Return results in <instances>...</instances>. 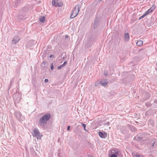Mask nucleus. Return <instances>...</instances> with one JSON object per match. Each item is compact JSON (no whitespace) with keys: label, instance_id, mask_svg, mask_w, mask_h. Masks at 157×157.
<instances>
[{"label":"nucleus","instance_id":"nucleus-1","mask_svg":"<svg viewBox=\"0 0 157 157\" xmlns=\"http://www.w3.org/2000/svg\"><path fill=\"white\" fill-rule=\"evenodd\" d=\"M51 117V116L49 113H47L39 119L38 123L39 125L43 128H44Z\"/></svg>","mask_w":157,"mask_h":157},{"label":"nucleus","instance_id":"nucleus-2","mask_svg":"<svg viewBox=\"0 0 157 157\" xmlns=\"http://www.w3.org/2000/svg\"><path fill=\"white\" fill-rule=\"evenodd\" d=\"M80 10L79 5H77L74 8L71 13L70 18L71 19L74 18L78 15Z\"/></svg>","mask_w":157,"mask_h":157},{"label":"nucleus","instance_id":"nucleus-3","mask_svg":"<svg viewBox=\"0 0 157 157\" xmlns=\"http://www.w3.org/2000/svg\"><path fill=\"white\" fill-rule=\"evenodd\" d=\"M34 133L33 134V136H36L37 139H40L42 135L40 133L38 129L37 128H35L34 130Z\"/></svg>","mask_w":157,"mask_h":157},{"label":"nucleus","instance_id":"nucleus-4","mask_svg":"<svg viewBox=\"0 0 157 157\" xmlns=\"http://www.w3.org/2000/svg\"><path fill=\"white\" fill-rule=\"evenodd\" d=\"M148 144L150 149L156 148L157 146V139H155L152 140L148 143Z\"/></svg>","mask_w":157,"mask_h":157},{"label":"nucleus","instance_id":"nucleus-5","mask_svg":"<svg viewBox=\"0 0 157 157\" xmlns=\"http://www.w3.org/2000/svg\"><path fill=\"white\" fill-rule=\"evenodd\" d=\"M52 3L53 6L55 7L61 6L62 5V2L61 0H52Z\"/></svg>","mask_w":157,"mask_h":157},{"label":"nucleus","instance_id":"nucleus-6","mask_svg":"<svg viewBox=\"0 0 157 157\" xmlns=\"http://www.w3.org/2000/svg\"><path fill=\"white\" fill-rule=\"evenodd\" d=\"M121 152L118 151H116L115 152L111 155L110 157H122Z\"/></svg>","mask_w":157,"mask_h":157},{"label":"nucleus","instance_id":"nucleus-7","mask_svg":"<svg viewBox=\"0 0 157 157\" xmlns=\"http://www.w3.org/2000/svg\"><path fill=\"white\" fill-rule=\"evenodd\" d=\"M100 20L98 18H96L94 20V22L93 23V28L95 29H96L99 24Z\"/></svg>","mask_w":157,"mask_h":157},{"label":"nucleus","instance_id":"nucleus-8","mask_svg":"<svg viewBox=\"0 0 157 157\" xmlns=\"http://www.w3.org/2000/svg\"><path fill=\"white\" fill-rule=\"evenodd\" d=\"M20 39L18 36H15L13 38L12 40V43L13 44H16L20 40Z\"/></svg>","mask_w":157,"mask_h":157},{"label":"nucleus","instance_id":"nucleus-9","mask_svg":"<svg viewBox=\"0 0 157 157\" xmlns=\"http://www.w3.org/2000/svg\"><path fill=\"white\" fill-rule=\"evenodd\" d=\"M99 136L102 138H105L107 137V133L105 132H99Z\"/></svg>","mask_w":157,"mask_h":157},{"label":"nucleus","instance_id":"nucleus-10","mask_svg":"<svg viewBox=\"0 0 157 157\" xmlns=\"http://www.w3.org/2000/svg\"><path fill=\"white\" fill-rule=\"evenodd\" d=\"M14 115L18 120L21 118V114L19 111H15L14 113Z\"/></svg>","mask_w":157,"mask_h":157},{"label":"nucleus","instance_id":"nucleus-11","mask_svg":"<svg viewBox=\"0 0 157 157\" xmlns=\"http://www.w3.org/2000/svg\"><path fill=\"white\" fill-rule=\"evenodd\" d=\"M100 83L103 86H106L108 83V80L106 79H103L100 82Z\"/></svg>","mask_w":157,"mask_h":157},{"label":"nucleus","instance_id":"nucleus-12","mask_svg":"<svg viewBox=\"0 0 157 157\" xmlns=\"http://www.w3.org/2000/svg\"><path fill=\"white\" fill-rule=\"evenodd\" d=\"M151 11L150 10H149L147 11L143 15L141 16L140 18L139 19H140L142 18H143L145 16H146L147 15L149 14L150 13V12Z\"/></svg>","mask_w":157,"mask_h":157},{"label":"nucleus","instance_id":"nucleus-13","mask_svg":"<svg viewBox=\"0 0 157 157\" xmlns=\"http://www.w3.org/2000/svg\"><path fill=\"white\" fill-rule=\"evenodd\" d=\"M129 39V36L128 33H127L124 35V40L125 41H128Z\"/></svg>","mask_w":157,"mask_h":157},{"label":"nucleus","instance_id":"nucleus-14","mask_svg":"<svg viewBox=\"0 0 157 157\" xmlns=\"http://www.w3.org/2000/svg\"><path fill=\"white\" fill-rule=\"evenodd\" d=\"M39 21L41 22L44 23L45 21V18L44 16H42L40 17L39 19Z\"/></svg>","mask_w":157,"mask_h":157},{"label":"nucleus","instance_id":"nucleus-15","mask_svg":"<svg viewBox=\"0 0 157 157\" xmlns=\"http://www.w3.org/2000/svg\"><path fill=\"white\" fill-rule=\"evenodd\" d=\"M143 42L142 40H139L137 41L136 44L137 46H140L143 44Z\"/></svg>","mask_w":157,"mask_h":157},{"label":"nucleus","instance_id":"nucleus-16","mask_svg":"<svg viewBox=\"0 0 157 157\" xmlns=\"http://www.w3.org/2000/svg\"><path fill=\"white\" fill-rule=\"evenodd\" d=\"M130 128L131 131L132 132H135L136 130V128L132 125L130 126Z\"/></svg>","mask_w":157,"mask_h":157},{"label":"nucleus","instance_id":"nucleus-17","mask_svg":"<svg viewBox=\"0 0 157 157\" xmlns=\"http://www.w3.org/2000/svg\"><path fill=\"white\" fill-rule=\"evenodd\" d=\"M155 9V7L154 6H152L150 9H149L148 10H150L151 11L150 13L152 12Z\"/></svg>","mask_w":157,"mask_h":157},{"label":"nucleus","instance_id":"nucleus-18","mask_svg":"<svg viewBox=\"0 0 157 157\" xmlns=\"http://www.w3.org/2000/svg\"><path fill=\"white\" fill-rule=\"evenodd\" d=\"M82 126L83 127L85 131H87V130H86V125L85 124L82 123Z\"/></svg>","mask_w":157,"mask_h":157},{"label":"nucleus","instance_id":"nucleus-19","mask_svg":"<svg viewBox=\"0 0 157 157\" xmlns=\"http://www.w3.org/2000/svg\"><path fill=\"white\" fill-rule=\"evenodd\" d=\"M109 122H105L104 124V125H109Z\"/></svg>","mask_w":157,"mask_h":157},{"label":"nucleus","instance_id":"nucleus-20","mask_svg":"<svg viewBox=\"0 0 157 157\" xmlns=\"http://www.w3.org/2000/svg\"><path fill=\"white\" fill-rule=\"evenodd\" d=\"M63 67L62 66V65H61L60 66H59L57 67V69H60L62 67Z\"/></svg>","mask_w":157,"mask_h":157},{"label":"nucleus","instance_id":"nucleus-21","mask_svg":"<svg viewBox=\"0 0 157 157\" xmlns=\"http://www.w3.org/2000/svg\"><path fill=\"white\" fill-rule=\"evenodd\" d=\"M67 63V62L66 61H65L63 63V64L62 65L64 67L66 65Z\"/></svg>","mask_w":157,"mask_h":157},{"label":"nucleus","instance_id":"nucleus-22","mask_svg":"<svg viewBox=\"0 0 157 157\" xmlns=\"http://www.w3.org/2000/svg\"><path fill=\"white\" fill-rule=\"evenodd\" d=\"M53 69H54V66L53 65V63H52V64L51 65V70H52Z\"/></svg>","mask_w":157,"mask_h":157},{"label":"nucleus","instance_id":"nucleus-23","mask_svg":"<svg viewBox=\"0 0 157 157\" xmlns=\"http://www.w3.org/2000/svg\"><path fill=\"white\" fill-rule=\"evenodd\" d=\"M104 75L105 76H106L108 75V72L106 71H104Z\"/></svg>","mask_w":157,"mask_h":157},{"label":"nucleus","instance_id":"nucleus-24","mask_svg":"<svg viewBox=\"0 0 157 157\" xmlns=\"http://www.w3.org/2000/svg\"><path fill=\"white\" fill-rule=\"evenodd\" d=\"M99 83L98 82H97L95 83V86H98V85L99 84Z\"/></svg>","mask_w":157,"mask_h":157},{"label":"nucleus","instance_id":"nucleus-25","mask_svg":"<svg viewBox=\"0 0 157 157\" xmlns=\"http://www.w3.org/2000/svg\"><path fill=\"white\" fill-rule=\"evenodd\" d=\"M134 157H140V156L139 155L136 154L134 155Z\"/></svg>","mask_w":157,"mask_h":157},{"label":"nucleus","instance_id":"nucleus-26","mask_svg":"<svg viewBox=\"0 0 157 157\" xmlns=\"http://www.w3.org/2000/svg\"><path fill=\"white\" fill-rule=\"evenodd\" d=\"M140 136L137 137L138 139H139V140H141L143 139V138L142 137H140Z\"/></svg>","mask_w":157,"mask_h":157},{"label":"nucleus","instance_id":"nucleus-27","mask_svg":"<svg viewBox=\"0 0 157 157\" xmlns=\"http://www.w3.org/2000/svg\"><path fill=\"white\" fill-rule=\"evenodd\" d=\"M70 128H71V126H68L67 127V130H69L70 129Z\"/></svg>","mask_w":157,"mask_h":157},{"label":"nucleus","instance_id":"nucleus-28","mask_svg":"<svg viewBox=\"0 0 157 157\" xmlns=\"http://www.w3.org/2000/svg\"><path fill=\"white\" fill-rule=\"evenodd\" d=\"M48 81V79H45L44 80V82H47Z\"/></svg>","mask_w":157,"mask_h":157},{"label":"nucleus","instance_id":"nucleus-29","mask_svg":"<svg viewBox=\"0 0 157 157\" xmlns=\"http://www.w3.org/2000/svg\"><path fill=\"white\" fill-rule=\"evenodd\" d=\"M54 57V55H51L49 56V58H51L52 57Z\"/></svg>","mask_w":157,"mask_h":157},{"label":"nucleus","instance_id":"nucleus-30","mask_svg":"<svg viewBox=\"0 0 157 157\" xmlns=\"http://www.w3.org/2000/svg\"><path fill=\"white\" fill-rule=\"evenodd\" d=\"M13 79H12V80H11L10 81V84H12V83H13Z\"/></svg>","mask_w":157,"mask_h":157},{"label":"nucleus","instance_id":"nucleus-31","mask_svg":"<svg viewBox=\"0 0 157 157\" xmlns=\"http://www.w3.org/2000/svg\"><path fill=\"white\" fill-rule=\"evenodd\" d=\"M46 62L45 61H43V63L44 64V65H45V64H46Z\"/></svg>","mask_w":157,"mask_h":157},{"label":"nucleus","instance_id":"nucleus-32","mask_svg":"<svg viewBox=\"0 0 157 157\" xmlns=\"http://www.w3.org/2000/svg\"><path fill=\"white\" fill-rule=\"evenodd\" d=\"M68 36H67V35H66V36H65V38H67L68 37Z\"/></svg>","mask_w":157,"mask_h":157},{"label":"nucleus","instance_id":"nucleus-33","mask_svg":"<svg viewBox=\"0 0 157 157\" xmlns=\"http://www.w3.org/2000/svg\"><path fill=\"white\" fill-rule=\"evenodd\" d=\"M31 43L30 41H29L27 43V44H29Z\"/></svg>","mask_w":157,"mask_h":157},{"label":"nucleus","instance_id":"nucleus-34","mask_svg":"<svg viewBox=\"0 0 157 157\" xmlns=\"http://www.w3.org/2000/svg\"><path fill=\"white\" fill-rule=\"evenodd\" d=\"M100 2L102 1L103 0H98Z\"/></svg>","mask_w":157,"mask_h":157},{"label":"nucleus","instance_id":"nucleus-35","mask_svg":"<svg viewBox=\"0 0 157 157\" xmlns=\"http://www.w3.org/2000/svg\"><path fill=\"white\" fill-rule=\"evenodd\" d=\"M92 43H91H91H90V45H91L92 44Z\"/></svg>","mask_w":157,"mask_h":157},{"label":"nucleus","instance_id":"nucleus-36","mask_svg":"<svg viewBox=\"0 0 157 157\" xmlns=\"http://www.w3.org/2000/svg\"><path fill=\"white\" fill-rule=\"evenodd\" d=\"M88 43H89V41H88Z\"/></svg>","mask_w":157,"mask_h":157}]
</instances>
